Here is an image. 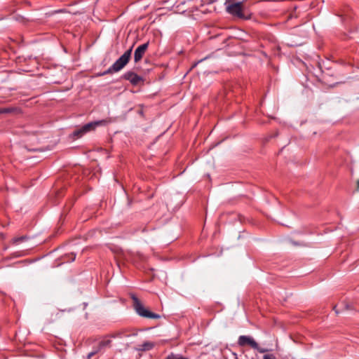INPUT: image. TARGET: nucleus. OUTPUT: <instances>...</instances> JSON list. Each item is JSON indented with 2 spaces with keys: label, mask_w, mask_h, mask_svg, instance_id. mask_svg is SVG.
Wrapping results in <instances>:
<instances>
[{
  "label": "nucleus",
  "mask_w": 359,
  "mask_h": 359,
  "mask_svg": "<svg viewBox=\"0 0 359 359\" xmlns=\"http://www.w3.org/2000/svg\"><path fill=\"white\" fill-rule=\"evenodd\" d=\"M130 297L133 300V308L140 316L151 319H158L161 318L159 314L153 313L146 309L135 294H130Z\"/></svg>",
  "instance_id": "1"
},
{
  "label": "nucleus",
  "mask_w": 359,
  "mask_h": 359,
  "mask_svg": "<svg viewBox=\"0 0 359 359\" xmlns=\"http://www.w3.org/2000/svg\"><path fill=\"white\" fill-rule=\"evenodd\" d=\"M132 50L133 46L126 50L107 70L100 75L104 76L121 70L128 63L131 57Z\"/></svg>",
  "instance_id": "2"
},
{
  "label": "nucleus",
  "mask_w": 359,
  "mask_h": 359,
  "mask_svg": "<svg viewBox=\"0 0 359 359\" xmlns=\"http://www.w3.org/2000/svg\"><path fill=\"white\" fill-rule=\"evenodd\" d=\"M108 121L107 120H100L90 122L88 123L85 124L80 128L76 129L71 135V137L74 140L79 139L86 133L94 130L96 128V127L106 125Z\"/></svg>",
  "instance_id": "3"
},
{
  "label": "nucleus",
  "mask_w": 359,
  "mask_h": 359,
  "mask_svg": "<svg viewBox=\"0 0 359 359\" xmlns=\"http://www.w3.org/2000/svg\"><path fill=\"white\" fill-rule=\"evenodd\" d=\"M238 344L240 346L249 345L252 348L257 350L259 353H264L268 351V349L261 348L253 338L246 335H241L238 337Z\"/></svg>",
  "instance_id": "4"
},
{
  "label": "nucleus",
  "mask_w": 359,
  "mask_h": 359,
  "mask_svg": "<svg viewBox=\"0 0 359 359\" xmlns=\"http://www.w3.org/2000/svg\"><path fill=\"white\" fill-rule=\"evenodd\" d=\"M244 4V1L238 2V3H233L230 4L228 3L226 5V11L229 13L238 17L240 18H244V15L242 12V8Z\"/></svg>",
  "instance_id": "5"
},
{
  "label": "nucleus",
  "mask_w": 359,
  "mask_h": 359,
  "mask_svg": "<svg viewBox=\"0 0 359 359\" xmlns=\"http://www.w3.org/2000/svg\"><path fill=\"white\" fill-rule=\"evenodd\" d=\"M149 46V42H147L145 43H143L140 46H139L136 50H135L134 53V61L135 62H138L140 61L144 56L146 50H147Z\"/></svg>",
  "instance_id": "6"
},
{
  "label": "nucleus",
  "mask_w": 359,
  "mask_h": 359,
  "mask_svg": "<svg viewBox=\"0 0 359 359\" xmlns=\"http://www.w3.org/2000/svg\"><path fill=\"white\" fill-rule=\"evenodd\" d=\"M123 77L124 79L129 81L134 86L137 85L141 81H142V78L140 76L133 72H126Z\"/></svg>",
  "instance_id": "7"
},
{
  "label": "nucleus",
  "mask_w": 359,
  "mask_h": 359,
  "mask_svg": "<svg viewBox=\"0 0 359 359\" xmlns=\"http://www.w3.org/2000/svg\"><path fill=\"white\" fill-rule=\"evenodd\" d=\"M109 337H105L99 343L97 346L95 348L99 352L104 351L107 348H110L111 345V340L109 338Z\"/></svg>",
  "instance_id": "8"
},
{
  "label": "nucleus",
  "mask_w": 359,
  "mask_h": 359,
  "mask_svg": "<svg viewBox=\"0 0 359 359\" xmlns=\"http://www.w3.org/2000/svg\"><path fill=\"white\" fill-rule=\"evenodd\" d=\"M136 335L135 333H128L126 330H120L114 332L113 334H110L109 337L110 338H123V337H128L130 336Z\"/></svg>",
  "instance_id": "9"
},
{
  "label": "nucleus",
  "mask_w": 359,
  "mask_h": 359,
  "mask_svg": "<svg viewBox=\"0 0 359 359\" xmlns=\"http://www.w3.org/2000/svg\"><path fill=\"white\" fill-rule=\"evenodd\" d=\"M154 346V343L150 341H145L142 344L139 345L136 350L138 351H146L151 350Z\"/></svg>",
  "instance_id": "10"
},
{
  "label": "nucleus",
  "mask_w": 359,
  "mask_h": 359,
  "mask_svg": "<svg viewBox=\"0 0 359 359\" xmlns=\"http://www.w3.org/2000/svg\"><path fill=\"white\" fill-rule=\"evenodd\" d=\"M1 114H18L20 112V109L18 107H1Z\"/></svg>",
  "instance_id": "11"
},
{
  "label": "nucleus",
  "mask_w": 359,
  "mask_h": 359,
  "mask_svg": "<svg viewBox=\"0 0 359 359\" xmlns=\"http://www.w3.org/2000/svg\"><path fill=\"white\" fill-rule=\"evenodd\" d=\"M29 237L27 236H22L19 237H15L11 240V243L13 245H18L20 243L27 241L29 240Z\"/></svg>",
  "instance_id": "12"
},
{
  "label": "nucleus",
  "mask_w": 359,
  "mask_h": 359,
  "mask_svg": "<svg viewBox=\"0 0 359 359\" xmlns=\"http://www.w3.org/2000/svg\"><path fill=\"white\" fill-rule=\"evenodd\" d=\"M100 353L97 349L94 347L93 351L91 352H90L88 355H87V359H90L91 357H93V355H95V354Z\"/></svg>",
  "instance_id": "13"
},
{
  "label": "nucleus",
  "mask_w": 359,
  "mask_h": 359,
  "mask_svg": "<svg viewBox=\"0 0 359 359\" xmlns=\"http://www.w3.org/2000/svg\"><path fill=\"white\" fill-rule=\"evenodd\" d=\"M166 359H187V358H184L181 355L171 354V355H168L166 358Z\"/></svg>",
  "instance_id": "14"
},
{
  "label": "nucleus",
  "mask_w": 359,
  "mask_h": 359,
  "mask_svg": "<svg viewBox=\"0 0 359 359\" xmlns=\"http://www.w3.org/2000/svg\"><path fill=\"white\" fill-rule=\"evenodd\" d=\"M263 359H276V357L272 354H266L263 356Z\"/></svg>",
  "instance_id": "15"
},
{
  "label": "nucleus",
  "mask_w": 359,
  "mask_h": 359,
  "mask_svg": "<svg viewBox=\"0 0 359 359\" xmlns=\"http://www.w3.org/2000/svg\"><path fill=\"white\" fill-rule=\"evenodd\" d=\"M203 60H199L198 62H197L194 63V64L192 65V68H193V67H196V66L199 62H201V61H203Z\"/></svg>",
  "instance_id": "16"
},
{
  "label": "nucleus",
  "mask_w": 359,
  "mask_h": 359,
  "mask_svg": "<svg viewBox=\"0 0 359 359\" xmlns=\"http://www.w3.org/2000/svg\"><path fill=\"white\" fill-rule=\"evenodd\" d=\"M333 309L334 310V311H335V313L337 314H338L339 313V311L337 309V306H336L333 308Z\"/></svg>",
  "instance_id": "17"
},
{
  "label": "nucleus",
  "mask_w": 359,
  "mask_h": 359,
  "mask_svg": "<svg viewBox=\"0 0 359 359\" xmlns=\"http://www.w3.org/2000/svg\"><path fill=\"white\" fill-rule=\"evenodd\" d=\"M72 260L74 261L75 259V257H76V255L75 254H72Z\"/></svg>",
  "instance_id": "18"
},
{
  "label": "nucleus",
  "mask_w": 359,
  "mask_h": 359,
  "mask_svg": "<svg viewBox=\"0 0 359 359\" xmlns=\"http://www.w3.org/2000/svg\"><path fill=\"white\" fill-rule=\"evenodd\" d=\"M231 0H226L225 4H227L228 3H230Z\"/></svg>",
  "instance_id": "19"
},
{
  "label": "nucleus",
  "mask_w": 359,
  "mask_h": 359,
  "mask_svg": "<svg viewBox=\"0 0 359 359\" xmlns=\"http://www.w3.org/2000/svg\"><path fill=\"white\" fill-rule=\"evenodd\" d=\"M357 187L359 189V180L357 181Z\"/></svg>",
  "instance_id": "20"
},
{
  "label": "nucleus",
  "mask_w": 359,
  "mask_h": 359,
  "mask_svg": "<svg viewBox=\"0 0 359 359\" xmlns=\"http://www.w3.org/2000/svg\"><path fill=\"white\" fill-rule=\"evenodd\" d=\"M345 308H346V309H349L348 305V304H346V305H345Z\"/></svg>",
  "instance_id": "21"
},
{
  "label": "nucleus",
  "mask_w": 359,
  "mask_h": 359,
  "mask_svg": "<svg viewBox=\"0 0 359 359\" xmlns=\"http://www.w3.org/2000/svg\"><path fill=\"white\" fill-rule=\"evenodd\" d=\"M0 114H1V108L0 107Z\"/></svg>",
  "instance_id": "22"
}]
</instances>
